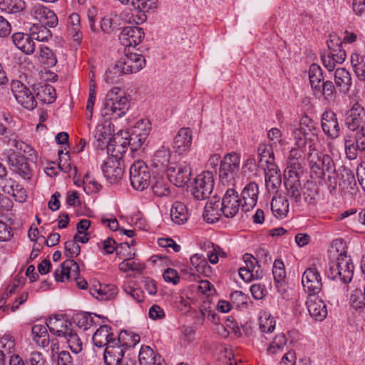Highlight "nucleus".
Listing matches in <instances>:
<instances>
[{
    "label": "nucleus",
    "mask_w": 365,
    "mask_h": 365,
    "mask_svg": "<svg viewBox=\"0 0 365 365\" xmlns=\"http://www.w3.org/2000/svg\"><path fill=\"white\" fill-rule=\"evenodd\" d=\"M145 58L142 55L130 52L125 48L124 56L106 72L105 80L108 83H116L123 75L140 71L145 66Z\"/></svg>",
    "instance_id": "1"
},
{
    "label": "nucleus",
    "mask_w": 365,
    "mask_h": 365,
    "mask_svg": "<svg viewBox=\"0 0 365 365\" xmlns=\"http://www.w3.org/2000/svg\"><path fill=\"white\" fill-rule=\"evenodd\" d=\"M129 107L128 97L120 88L115 87L106 94L101 115L107 118L118 119L127 113Z\"/></svg>",
    "instance_id": "2"
},
{
    "label": "nucleus",
    "mask_w": 365,
    "mask_h": 365,
    "mask_svg": "<svg viewBox=\"0 0 365 365\" xmlns=\"http://www.w3.org/2000/svg\"><path fill=\"white\" fill-rule=\"evenodd\" d=\"M354 269V266L351 258L346 254H340L336 262L329 264L326 274L329 279L348 284L353 278Z\"/></svg>",
    "instance_id": "3"
},
{
    "label": "nucleus",
    "mask_w": 365,
    "mask_h": 365,
    "mask_svg": "<svg viewBox=\"0 0 365 365\" xmlns=\"http://www.w3.org/2000/svg\"><path fill=\"white\" fill-rule=\"evenodd\" d=\"M55 279L57 282H65L67 280H74L77 287L81 289L86 288L88 284L84 279L80 277L79 266L74 259H66L61 264V269L56 270L54 273Z\"/></svg>",
    "instance_id": "4"
},
{
    "label": "nucleus",
    "mask_w": 365,
    "mask_h": 365,
    "mask_svg": "<svg viewBox=\"0 0 365 365\" xmlns=\"http://www.w3.org/2000/svg\"><path fill=\"white\" fill-rule=\"evenodd\" d=\"M308 161L312 172L318 178L324 177L327 173L335 171V165L332 158L327 154L322 153H312L308 154Z\"/></svg>",
    "instance_id": "5"
},
{
    "label": "nucleus",
    "mask_w": 365,
    "mask_h": 365,
    "mask_svg": "<svg viewBox=\"0 0 365 365\" xmlns=\"http://www.w3.org/2000/svg\"><path fill=\"white\" fill-rule=\"evenodd\" d=\"M130 180L132 187L143 191L147 188L150 182L148 167L141 160L135 161L130 168Z\"/></svg>",
    "instance_id": "6"
},
{
    "label": "nucleus",
    "mask_w": 365,
    "mask_h": 365,
    "mask_svg": "<svg viewBox=\"0 0 365 365\" xmlns=\"http://www.w3.org/2000/svg\"><path fill=\"white\" fill-rule=\"evenodd\" d=\"M214 187V179L211 172L207 171L198 175L194 180L192 189L193 197L197 200L207 198Z\"/></svg>",
    "instance_id": "7"
},
{
    "label": "nucleus",
    "mask_w": 365,
    "mask_h": 365,
    "mask_svg": "<svg viewBox=\"0 0 365 365\" xmlns=\"http://www.w3.org/2000/svg\"><path fill=\"white\" fill-rule=\"evenodd\" d=\"M240 158L236 153L227 154L220 161L219 177L224 182H229L234 179L240 170Z\"/></svg>",
    "instance_id": "8"
},
{
    "label": "nucleus",
    "mask_w": 365,
    "mask_h": 365,
    "mask_svg": "<svg viewBox=\"0 0 365 365\" xmlns=\"http://www.w3.org/2000/svg\"><path fill=\"white\" fill-rule=\"evenodd\" d=\"M11 90L17 101L24 108L33 110L37 106V101L33 92L21 81L13 80L11 83Z\"/></svg>",
    "instance_id": "9"
},
{
    "label": "nucleus",
    "mask_w": 365,
    "mask_h": 365,
    "mask_svg": "<svg viewBox=\"0 0 365 365\" xmlns=\"http://www.w3.org/2000/svg\"><path fill=\"white\" fill-rule=\"evenodd\" d=\"M302 284L308 296L318 295L322 289L321 275L314 267L307 268L304 272L302 277Z\"/></svg>",
    "instance_id": "10"
},
{
    "label": "nucleus",
    "mask_w": 365,
    "mask_h": 365,
    "mask_svg": "<svg viewBox=\"0 0 365 365\" xmlns=\"http://www.w3.org/2000/svg\"><path fill=\"white\" fill-rule=\"evenodd\" d=\"M241 202L236 187L227 189L222 199L221 210L225 217H233L241 207Z\"/></svg>",
    "instance_id": "11"
},
{
    "label": "nucleus",
    "mask_w": 365,
    "mask_h": 365,
    "mask_svg": "<svg viewBox=\"0 0 365 365\" xmlns=\"http://www.w3.org/2000/svg\"><path fill=\"white\" fill-rule=\"evenodd\" d=\"M167 175L177 187H184L190 180L191 168L189 165L172 163L167 168Z\"/></svg>",
    "instance_id": "12"
},
{
    "label": "nucleus",
    "mask_w": 365,
    "mask_h": 365,
    "mask_svg": "<svg viewBox=\"0 0 365 365\" xmlns=\"http://www.w3.org/2000/svg\"><path fill=\"white\" fill-rule=\"evenodd\" d=\"M144 37L145 34L140 27L126 26L120 31L118 39L125 48L129 50L130 47L138 45Z\"/></svg>",
    "instance_id": "13"
},
{
    "label": "nucleus",
    "mask_w": 365,
    "mask_h": 365,
    "mask_svg": "<svg viewBox=\"0 0 365 365\" xmlns=\"http://www.w3.org/2000/svg\"><path fill=\"white\" fill-rule=\"evenodd\" d=\"M259 195L258 185L250 182L242 189L240 195L241 209L247 212L252 210L257 204Z\"/></svg>",
    "instance_id": "14"
},
{
    "label": "nucleus",
    "mask_w": 365,
    "mask_h": 365,
    "mask_svg": "<svg viewBox=\"0 0 365 365\" xmlns=\"http://www.w3.org/2000/svg\"><path fill=\"white\" fill-rule=\"evenodd\" d=\"M345 123L347 128L352 131L364 128L365 110L364 108L358 103L354 104L346 113Z\"/></svg>",
    "instance_id": "15"
},
{
    "label": "nucleus",
    "mask_w": 365,
    "mask_h": 365,
    "mask_svg": "<svg viewBox=\"0 0 365 365\" xmlns=\"http://www.w3.org/2000/svg\"><path fill=\"white\" fill-rule=\"evenodd\" d=\"M8 164L14 173L19 174L24 179H30L31 169L27 158L23 154L13 152L8 157Z\"/></svg>",
    "instance_id": "16"
},
{
    "label": "nucleus",
    "mask_w": 365,
    "mask_h": 365,
    "mask_svg": "<svg viewBox=\"0 0 365 365\" xmlns=\"http://www.w3.org/2000/svg\"><path fill=\"white\" fill-rule=\"evenodd\" d=\"M102 172L110 183H115L123 175L124 165L120 159H109L101 166Z\"/></svg>",
    "instance_id": "17"
},
{
    "label": "nucleus",
    "mask_w": 365,
    "mask_h": 365,
    "mask_svg": "<svg viewBox=\"0 0 365 365\" xmlns=\"http://www.w3.org/2000/svg\"><path fill=\"white\" fill-rule=\"evenodd\" d=\"M318 189L313 182L307 181L301 189L299 200L293 201L292 205L297 207H304L306 205H315L317 203V196Z\"/></svg>",
    "instance_id": "18"
},
{
    "label": "nucleus",
    "mask_w": 365,
    "mask_h": 365,
    "mask_svg": "<svg viewBox=\"0 0 365 365\" xmlns=\"http://www.w3.org/2000/svg\"><path fill=\"white\" fill-rule=\"evenodd\" d=\"M258 160L257 166L264 171L269 172L277 170V166L274 163V152L272 146L267 144H260L258 147Z\"/></svg>",
    "instance_id": "19"
},
{
    "label": "nucleus",
    "mask_w": 365,
    "mask_h": 365,
    "mask_svg": "<svg viewBox=\"0 0 365 365\" xmlns=\"http://www.w3.org/2000/svg\"><path fill=\"white\" fill-rule=\"evenodd\" d=\"M306 305L312 318L322 322L327 316V305L317 295L308 296Z\"/></svg>",
    "instance_id": "20"
},
{
    "label": "nucleus",
    "mask_w": 365,
    "mask_h": 365,
    "mask_svg": "<svg viewBox=\"0 0 365 365\" xmlns=\"http://www.w3.org/2000/svg\"><path fill=\"white\" fill-rule=\"evenodd\" d=\"M323 132L330 138L335 139L339 136L340 128L336 115L332 110H326L321 119Z\"/></svg>",
    "instance_id": "21"
},
{
    "label": "nucleus",
    "mask_w": 365,
    "mask_h": 365,
    "mask_svg": "<svg viewBox=\"0 0 365 365\" xmlns=\"http://www.w3.org/2000/svg\"><path fill=\"white\" fill-rule=\"evenodd\" d=\"M31 15L41 23V25L52 28L58 24V18L55 13L42 5L34 6L31 10Z\"/></svg>",
    "instance_id": "22"
},
{
    "label": "nucleus",
    "mask_w": 365,
    "mask_h": 365,
    "mask_svg": "<svg viewBox=\"0 0 365 365\" xmlns=\"http://www.w3.org/2000/svg\"><path fill=\"white\" fill-rule=\"evenodd\" d=\"M339 187L341 191L353 194L357 190L356 180L353 171L345 165L341 166L339 170Z\"/></svg>",
    "instance_id": "23"
},
{
    "label": "nucleus",
    "mask_w": 365,
    "mask_h": 365,
    "mask_svg": "<svg viewBox=\"0 0 365 365\" xmlns=\"http://www.w3.org/2000/svg\"><path fill=\"white\" fill-rule=\"evenodd\" d=\"M192 130L188 128H180L173 140V148L181 155L187 152L192 144Z\"/></svg>",
    "instance_id": "24"
},
{
    "label": "nucleus",
    "mask_w": 365,
    "mask_h": 365,
    "mask_svg": "<svg viewBox=\"0 0 365 365\" xmlns=\"http://www.w3.org/2000/svg\"><path fill=\"white\" fill-rule=\"evenodd\" d=\"M284 185L286 190V197L291 203L300 199L299 195L303 185H302L299 176L288 175V177L284 178Z\"/></svg>",
    "instance_id": "25"
},
{
    "label": "nucleus",
    "mask_w": 365,
    "mask_h": 365,
    "mask_svg": "<svg viewBox=\"0 0 365 365\" xmlns=\"http://www.w3.org/2000/svg\"><path fill=\"white\" fill-rule=\"evenodd\" d=\"M110 327L108 325L101 326L93 335V341L95 346L101 348L108 346L109 344H117L115 339L113 338Z\"/></svg>",
    "instance_id": "26"
},
{
    "label": "nucleus",
    "mask_w": 365,
    "mask_h": 365,
    "mask_svg": "<svg viewBox=\"0 0 365 365\" xmlns=\"http://www.w3.org/2000/svg\"><path fill=\"white\" fill-rule=\"evenodd\" d=\"M334 81L336 86L339 88V91L345 94L352 92L354 94V91L352 90L351 77L349 72L344 68H337L334 72Z\"/></svg>",
    "instance_id": "27"
},
{
    "label": "nucleus",
    "mask_w": 365,
    "mask_h": 365,
    "mask_svg": "<svg viewBox=\"0 0 365 365\" xmlns=\"http://www.w3.org/2000/svg\"><path fill=\"white\" fill-rule=\"evenodd\" d=\"M12 40L16 46L27 55H30L35 51L34 39L31 35L24 33H15L12 36Z\"/></svg>",
    "instance_id": "28"
},
{
    "label": "nucleus",
    "mask_w": 365,
    "mask_h": 365,
    "mask_svg": "<svg viewBox=\"0 0 365 365\" xmlns=\"http://www.w3.org/2000/svg\"><path fill=\"white\" fill-rule=\"evenodd\" d=\"M46 326L51 333L63 337L72 329L71 322L56 317H50L46 322Z\"/></svg>",
    "instance_id": "29"
},
{
    "label": "nucleus",
    "mask_w": 365,
    "mask_h": 365,
    "mask_svg": "<svg viewBox=\"0 0 365 365\" xmlns=\"http://www.w3.org/2000/svg\"><path fill=\"white\" fill-rule=\"evenodd\" d=\"M104 352V361L106 365H120L124 356V349L120 345L109 344Z\"/></svg>",
    "instance_id": "30"
},
{
    "label": "nucleus",
    "mask_w": 365,
    "mask_h": 365,
    "mask_svg": "<svg viewBox=\"0 0 365 365\" xmlns=\"http://www.w3.org/2000/svg\"><path fill=\"white\" fill-rule=\"evenodd\" d=\"M33 90L36 93L35 98L43 103H51L56 98L55 88L49 84L34 85Z\"/></svg>",
    "instance_id": "31"
},
{
    "label": "nucleus",
    "mask_w": 365,
    "mask_h": 365,
    "mask_svg": "<svg viewBox=\"0 0 365 365\" xmlns=\"http://www.w3.org/2000/svg\"><path fill=\"white\" fill-rule=\"evenodd\" d=\"M290 201L286 197L274 195L271 202V210L277 217H284L289 211V202Z\"/></svg>",
    "instance_id": "32"
},
{
    "label": "nucleus",
    "mask_w": 365,
    "mask_h": 365,
    "mask_svg": "<svg viewBox=\"0 0 365 365\" xmlns=\"http://www.w3.org/2000/svg\"><path fill=\"white\" fill-rule=\"evenodd\" d=\"M188 210L186 205L181 202H175L170 209V217L173 222L178 225H182L188 220Z\"/></svg>",
    "instance_id": "33"
},
{
    "label": "nucleus",
    "mask_w": 365,
    "mask_h": 365,
    "mask_svg": "<svg viewBox=\"0 0 365 365\" xmlns=\"http://www.w3.org/2000/svg\"><path fill=\"white\" fill-rule=\"evenodd\" d=\"M157 0H132L131 4L134 9L138 12L136 15L140 22L145 21L148 12L152 9L156 8Z\"/></svg>",
    "instance_id": "34"
},
{
    "label": "nucleus",
    "mask_w": 365,
    "mask_h": 365,
    "mask_svg": "<svg viewBox=\"0 0 365 365\" xmlns=\"http://www.w3.org/2000/svg\"><path fill=\"white\" fill-rule=\"evenodd\" d=\"M68 32L74 41L79 43L81 41L83 35L81 31V18L76 13L71 14L68 17Z\"/></svg>",
    "instance_id": "35"
},
{
    "label": "nucleus",
    "mask_w": 365,
    "mask_h": 365,
    "mask_svg": "<svg viewBox=\"0 0 365 365\" xmlns=\"http://www.w3.org/2000/svg\"><path fill=\"white\" fill-rule=\"evenodd\" d=\"M128 145H129V139L124 138V140H121L119 136L115 135L113 138L108 141L107 150L108 152L112 153L113 156L118 158V154L124 153Z\"/></svg>",
    "instance_id": "36"
},
{
    "label": "nucleus",
    "mask_w": 365,
    "mask_h": 365,
    "mask_svg": "<svg viewBox=\"0 0 365 365\" xmlns=\"http://www.w3.org/2000/svg\"><path fill=\"white\" fill-rule=\"evenodd\" d=\"M39 48L38 61L48 68L56 66L57 58L54 52L46 46H41Z\"/></svg>",
    "instance_id": "37"
},
{
    "label": "nucleus",
    "mask_w": 365,
    "mask_h": 365,
    "mask_svg": "<svg viewBox=\"0 0 365 365\" xmlns=\"http://www.w3.org/2000/svg\"><path fill=\"white\" fill-rule=\"evenodd\" d=\"M5 138H7L8 144L14 147L17 151L22 152L24 154H28L29 155H31L34 152V149L29 145L20 140L18 136L14 133H10L9 135H6Z\"/></svg>",
    "instance_id": "38"
},
{
    "label": "nucleus",
    "mask_w": 365,
    "mask_h": 365,
    "mask_svg": "<svg viewBox=\"0 0 365 365\" xmlns=\"http://www.w3.org/2000/svg\"><path fill=\"white\" fill-rule=\"evenodd\" d=\"M155 355L153 350L148 346H143L139 352V363L140 365H157L159 359Z\"/></svg>",
    "instance_id": "39"
},
{
    "label": "nucleus",
    "mask_w": 365,
    "mask_h": 365,
    "mask_svg": "<svg viewBox=\"0 0 365 365\" xmlns=\"http://www.w3.org/2000/svg\"><path fill=\"white\" fill-rule=\"evenodd\" d=\"M26 8L23 0H3L0 2V9L7 14H16Z\"/></svg>",
    "instance_id": "40"
},
{
    "label": "nucleus",
    "mask_w": 365,
    "mask_h": 365,
    "mask_svg": "<svg viewBox=\"0 0 365 365\" xmlns=\"http://www.w3.org/2000/svg\"><path fill=\"white\" fill-rule=\"evenodd\" d=\"M140 337L138 334L122 330L116 341L117 344H120L122 347H133L140 341Z\"/></svg>",
    "instance_id": "41"
},
{
    "label": "nucleus",
    "mask_w": 365,
    "mask_h": 365,
    "mask_svg": "<svg viewBox=\"0 0 365 365\" xmlns=\"http://www.w3.org/2000/svg\"><path fill=\"white\" fill-rule=\"evenodd\" d=\"M309 78L312 88L320 91L321 82L324 80L322 68L317 64H312L309 70Z\"/></svg>",
    "instance_id": "42"
},
{
    "label": "nucleus",
    "mask_w": 365,
    "mask_h": 365,
    "mask_svg": "<svg viewBox=\"0 0 365 365\" xmlns=\"http://www.w3.org/2000/svg\"><path fill=\"white\" fill-rule=\"evenodd\" d=\"M123 255L124 257H127V259H125L124 261L119 264L118 267L120 271L124 272H127L128 271L140 272L145 268V266L143 264L135 262H129L130 259H133L135 257V253L131 254L130 252H128L126 255Z\"/></svg>",
    "instance_id": "43"
},
{
    "label": "nucleus",
    "mask_w": 365,
    "mask_h": 365,
    "mask_svg": "<svg viewBox=\"0 0 365 365\" xmlns=\"http://www.w3.org/2000/svg\"><path fill=\"white\" fill-rule=\"evenodd\" d=\"M108 129L106 127V125L102 124H98L95 128L94 130V138L98 142V147L103 148V147L107 148V144L110 140V133L108 132Z\"/></svg>",
    "instance_id": "44"
},
{
    "label": "nucleus",
    "mask_w": 365,
    "mask_h": 365,
    "mask_svg": "<svg viewBox=\"0 0 365 365\" xmlns=\"http://www.w3.org/2000/svg\"><path fill=\"white\" fill-rule=\"evenodd\" d=\"M68 344L69 349L75 354H78L82 350V341L76 331L71 329L63 336Z\"/></svg>",
    "instance_id": "45"
},
{
    "label": "nucleus",
    "mask_w": 365,
    "mask_h": 365,
    "mask_svg": "<svg viewBox=\"0 0 365 365\" xmlns=\"http://www.w3.org/2000/svg\"><path fill=\"white\" fill-rule=\"evenodd\" d=\"M287 343V338L284 333H279L275 336L272 343L267 348V352L275 354L282 351Z\"/></svg>",
    "instance_id": "46"
},
{
    "label": "nucleus",
    "mask_w": 365,
    "mask_h": 365,
    "mask_svg": "<svg viewBox=\"0 0 365 365\" xmlns=\"http://www.w3.org/2000/svg\"><path fill=\"white\" fill-rule=\"evenodd\" d=\"M73 322L76 325L83 330L88 329L94 324L93 318L90 314L81 312L76 314L73 317Z\"/></svg>",
    "instance_id": "47"
},
{
    "label": "nucleus",
    "mask_w": 365,
    "mask_h": 365,
    "mask_svg": "<svg viewBox=\"0 0 365 365\" xmlns=\"http://www.w3.org/2000/svg\"><path fill=\"white\" fill-rule=\"evenodd\" d=\"M278 171V169L272 172L265 171V184L269 191H274L281 184V176Z\"/></svg>",
    "instance_id": "48"
},
{
    "label": "nucleus",
    "mask_w": 365,
    "mask_h": 365,
    "mask_svg": "<svg viewBox=\"0 0 365 365\" xmlns=\"http://www.w3.org/2000/svg\"><path fill=\"white\" fill-rule=\"evenodd\" d=\"M99 294L96 295V299L99 300H110L113 299L117 293L118 289L115 286L102 285L98 284Z\"/></svg>",
    "instance_id": "49"
},
{
    "label": "nucleus",
    "mask_w": 365,
    "mask_h": 365,
    "mask_svg": "<svg viewBox=\"0 0 365 365\" xmlns=\"http://www.w3.org/2000/svg\"><path fill=\"white\" fill-rule=\"evenodd\" d=\"M302 159L300 160H295V159H288L287 162V168L284 170V178L288 177V175H296L297 176H299L301 178V175L303 173L302 170V166L301 161Z\"/></svg>",
    "instance_id": "50"
},
{
    "label": "nucleus",
    "mask_w": 365,
    "mask_h": 365,
    "mask_svg": "<svg viewBox=\"0 0 365 365\" xmlns=\"http://www.w3.org/2000/svg\"><path fill=\"white\" fill-rule=\"evenodd\" d=\"M350 304L356 310L365 308V294L360 289H355L350 296Z\"/></svg>",
    "instance_id": "51"
},
{
    "label": "nucleus",
    "mask_w": 365,
    "mask_h": 365,
    "mask_svg": "<svg viewBox=\"0 0 365 365\" xmlns=\"http://www.w3.org/2000/svg\"><path fill=\"white\" fill-rule=\"evenodd\" d=\"M333 45H334V39H331V40H329L327 41V46H328L329 49L330 50V53L329 55H330V57L332 58V60L334 61L335 63H336L341 64L344 61V60L346 58L345 51L340 48L341 42H339V43L336 44L339 47V51L337 53H334L337 50L334 49L333 48Z\"/></svg>",
    "instance_id": "52"
},
{
    "label": "nucleus",
    "mask_w": 365,
    "mask_h": 365,
    "mask_svg": "<svg viewBox=\"0 0 365 365\" xmlns=\"http://www.w3.org/2000/svg\"><path fill=\"white\" fill-rule=\"evenodd\" d=\"M103 250L106 254H112L115 250H116V253L118 255H120V251L119 250L121 248L127 247L129 248V244L127 242L120 243L118 245H116L115 241L113 238H107L103 242Z\"/></svg>",
    "instance_id": "53"
},
{
    "label": "nucleus",
    "mask_w": 365,
    "mask_h": 365,
    "mask_svg": "<svg viewBox=\"0 0 365 365\" xmlns=\"http://www.w3.org/2000/svg\"><path fill=\"white\" fill-rule=\"evenodd\" d=\"M272 274L275 283L285 281L286 272L284 263L281 259H276L274 262Z\"/></svg>",
    "instance_id": "54"
},
{
    "label": "nucleus",
    "mask_w": 365,
    "mask_h": 365,
    "mask_svg": "<svg viewBox=\"0 0 365 365\" xmlns=\"http://www.w3.org/2000/svg\"><path fill=\"white\" fill-rule=\"evenodd\" d=\"M152 190L156 196L163 197L170 195V188L168 185L162 178H158L152 185Z\"/></svg>",
    "instance_id": "55"
},
{
    "label": "nucleus",
    "mask_w": 365,
    "mask_h": 365,
    "mask_svg": "<svg viewBox=\"0 0 365 365\" xmlns=\"http://www.w3.org/2000/svg\"><path fill=\"white\" fill-rule=\"evenodd\" d=\"M170 158V153L168 149L164 146L158 150L155 154V160L163 167H168Z\"/></svg>",
    "instance_id": "56"
},
{
    "label": "nucleus",
    "mask_w": 365,
    "mask_h": 365,
    "mask_svg": "<svg viewBox=\"0 0 365 365\" xmlns=\"http://www.w3.org/2000/svg\"><path fill=\"white\" fill-rule=\"evenodd\" d=\"M146 133H135L130 135L129 138V146L133 150L140 148L146 140Z\"/></svg>",
    "instance_id": "57"
},
{
    "label": "nucleus",
    "mask_w": 365,
    "mask_h": 365,
    "mask_svg": "<svg viewBox=\"0 0 365 365\" xmlns=\"http://www.w3.org/2000/svg\"><path fill=\"white\" fill-rule=\"evenodd\" d=\"M76 242L74 239L65 242L66 255L68 259H73L80 254L81 247Z\"/></svg>",
    "instance_id": "58"
},
{
    "label": "nucleus",
    "mask_w": 365,
    "mask_h": 365,
    "mask_svg": "<svg viewBox=\"0 0 365 365\" xmlns=\"http://www.w3.org/2000/svg\"><path fill=\"white\" fill-rule=\"evenodd\" d=\"M344 144L346 157L349 160L356 159L357 157V150L359 149L355 147L356 144L354 143V140L352 139L351 135H349L345 139Z\"/></svg>",
    "instance_id": "59"
},
{
    "label": "nucleus",
    "mask_w": 365,
    "mask_h": 365,
    "mask_svg": "<svg viewBox=\"0 0 365 365\" xmlns=\"http://www.w3.org/2000/svg\"><path fill=\"white\" fill-rule=\"evenodd\" d=\"M339 172L333 171L332 173H328L327 178V184L331 194H336L337 186H339Z\"/></svg>",
    "instance_id": "60"
},
{
    "label": "nucleus",
    "mask_w": 365,
    "mask_h": 365,
    "mask_svg": "<svg viewBox=\"0 0 365 365\" xmlns=\"http://www.w3.org/2000/svg\"><path fill=\"white\" fill-rule=\"evenodd\" d=\"M259 328L262 332L271 333L275 328V320L273 317H260Z\"/></svg>",
    "instance_id": "61"
},
{
    "label": "nucleus",
    "mask_w": 365,
    "mask_h": 365,
    "mask_svg": "<svg viewBox=\"0 0 365 365\" xmlns=\"http://www.w3.org/2000/svg\"><path fill=\"white\" fill-rule=\"evenodd\" d=\"M292 132L297 147L303 148L306 145L307 135H308V133H304L295 128V126H293Z\"/></svg>",
    "instance_id": "62"
},
{
    "label": "nucleus",
    "mask_w": 365,
    "mask_h": 365,
    "mask_svg": "<svg viewBox=\"0 0 365 365\" xmlns=\"http://www.w3.org/2000/svg\"><path fill=\"white\" fill-rule=\"evenodd\" d=\"M26 362L29 365H49L43 354L38 351L31 353Z\"/></svg>",
    "instance_id": "63"
},
{
    "label": "nucleus",
    "mask_w": 365,
    "mask_h": 365,
    "mask_svg": "<svg viewBox=\"0 0 365 365\" xmlns=\"http://www.w3.org/2000/svg\"><path fill=\"white\" fill-rule=\"evenodd\" d=\"M352 139L354 140L356 148L361 151L365 150V128L357 130Z\"/></svg>",
    "instance_id": "64"
}]
</instances>
